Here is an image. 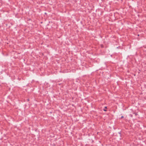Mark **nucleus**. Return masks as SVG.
Returning <instances> with one entry per match:
<instances>
[{"mask_svg": "<svg viewBox=\"0 0 146 146\" xmlns=\"http://www.w3.org/2000/svg\"><path fill=\"white\" fill-rule=\"evenodd\" d=\"M104 110L105 111H106V110H105V109H104Z\"/></svg>", "mask_w": 146, "mask_h": 146, "instance_id": "obj_1", "label": "nucleus"}, {"mask_svg": "<svg viewBox=\"0 0 146 146\" xmlns=\"http://www.w3.org/2000/svg\"><path fill=\"white\" fill-rule=\"evenodd\" d=\"M105 108H107V107H105Z\"/></svg>", "mask_w": 146, "mask_h": 146, "instance_id": "obj_2", "label": "nucleus"}, {"mask_svg": "<svg viewBox=\"0 0 146 146\" xmlns=\"http://www.w3.org/2000/svg\"><path fill=\"white\" fill-rule=\"evenodd\" d=\"M123 116H122V117H121V118H123Z\"/></svg>", "mask_w": 146, "mask_h": 146, "instance_id": "obj_3", "label": "nucleus"}, {"mask_svg": "<svg viewBox=\"0 0 146 146\" xmlns=\"http://www.w3.org/2000/svg\"><path fill=\"white\" fill-rule=\"evenodd\" d=\"M28 101H29V99H28Z\"/></svg>", "mask_w": 146, "mask_h": 146, "instance_id": "obj_4", "label": "nucleus"}, {"mask_svg": "<svg viewBox=\"0 0 146 146\" xmlns=\"http://www.w3.org/2000/svg\"><path fill=\"white\" fill-rule=\"evenodd\" d=\"M102 47H103L101 45Z\"/></svg>", "mask_w": 146, "mask_h": 146, "instance_id": "obj_5", "label": "nucleus"}]
</instances>
